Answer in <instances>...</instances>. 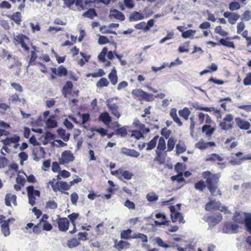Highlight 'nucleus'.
<instances>
[{"label":"nucleus","mask_w":251,"mask_h":251,"mask_svg":"<svg viewBox=\"0 0 251 251\" xmlns=\"http://www.w3.org/2000/svg\"><path fill=\"white\" fill-rule=\"evenodd\" d=\"M190 113V111L187 107H185L183 109L180 110L178 111L179 116L183 117L185 120H187L188 119Z\"/></svg>","instance_id":"obj_30"},{"label":"nucleus","mask_w":251,"mask_h":251,"mask_svg":"<svg viewBox=\"0 0 251 251\" xmlns=\"http://www.w3.org/2000/svg\"><path fill=\"white\" fill-rule=\"evenodd\" d=\"M201 129L202 132H205V134L207 136L211 135L215 131V129L212 127L211 126L209 125H205L203 126Z\"/></svg>","instance_id":"obj_27"},{"label":"nucleus","mask_w":251,"mask_h":251,"mask_svg":"<svg viewBox=\"0 0 251 251\" xmlns=\"http://www.w3.org/2000/svg\"><path fill=\"white\" fill-rule=\"evenodd\" d=\"M222 220V216L220 213H218L215 216H210L207 219V222L212 226L219 224Z\"/></svg>","instance_id":"obj_9"},{"label":"nucleus","mask_w":251,"mask_h":251,"mask_svg":"<svg viewBox=\"0 0 251 251\" xmlns=\"http://www.w3.org/2000/svg\"><path fill=\"white\" fill-rule=\"evenodd\" d=\"M154 241L159 247L165 248L169 247V246L168 244H165L160 237H156L154 239Z\"/></svg>","instance_id":"obj_51"},{"label":"nucleus","mask_w":251,"mask_h":251,"mask_svg":"<svg viewBox=\"0 0 251 251\" xmlns=\"http://www.w3.org/2000/svg\"><path fill=\"white\" fill-rule=\"evenodd\" d=\"M60 192L63 193V191H67L71 188V185L67 182L60 181Z\"/></svg>","instance_id":"obj_47"},{"label":"nucleus","mask_w":251,"mask_h":251,"mask_svg":"<svg viewBox=\"0 0 251 251\" xmlns=\"http://www.w3.org/2000/svg\"><path fill=\"white\" fill-rule=\"evenodd\" d=\"M239 226L232 222L226 223L223 228V232L227 234H234L238 232Z\"/></svg>","instance_id":"obj_5"},{"label":"nucleus","mask_w":251,"mask_h":251,"mask_svg":"<svg viewBox=\"0 0 251 251\" xmlns=\"http://www.w3.org/2000/svg\"><path fill=\"white\" fill-rule=\"evenodd\" d=\"M108 77L113 85H115L117 83L118 76L117 75V71L115 67L113 68L111 72L109 74Z\"/></svg>","instance_id":"obj_21"},{"label":"nucleus","mask_w":251,"mask_h":251,"mask_svg":"<svg viewBox=\"0 0 251 251\" xmlns=\"http://www.w3.org/2000/svg\"><path fill=\"white\" fill-rule=\"evenodd\" d=\"M127 133L126 126L118 128L115 131V134L120 135L122 137H125L127 135Z\"/></svg>","instance_id":"obj_40"},{"label":"nucleus","mask_w":251,"mask_h":251,"mask_svg":"<svg viewBox=\"0 0 251 251\" xmlns=\"http://www.w3.org/2000/svg\"><path fill=\"white\" fill-rule=\"evenodd\" d=\"M14 38L16 42H17L19 44L24 42L25 39H28L26 36L22 34L14 35Z\"/></svg>","instance_id":"obj_46"},{"label":"nucleus","mask_w":251,"mask_h":251,"mask_svg":"<svg viewBox=\"0 0 251 251\" xmlns=\"http://www.w3.org/2000/svg\"><path fill=\"white\" fill-rule=\"evenodd\" d=\"M233 220L239 224H245L247 231L251 234V214L242 211H236Z\"/></svg>","instance_id":"obj_1"},{"label":"nucleus","mask_w":251,"mask_h":251,"mask_svg":"<svg viewBox=\"0 0 251 251\" xmlns=\"http://www.w3.org/2000/svg\"><path fill=\"white\" fill-rule=\"evenodd\" d=\"M124 205L130 210H134L135 205L134 203L129 200H126L125 202Z\"/></svg>","instance_id":"obj_55"},{"label":"nucleus","mask_w":251,"mask_h":251,"mask_svg":"<svg viewBox=\"0 0 251 251\" xmlns=\"http://www.w3.org/2000/svg\"><path fill=\"white\" fill-rule=\"evenodd\" d=\"M131 233L132 230L129 228L126 230H123L121 232V238L122 239H127L130 238V234Z\"/></svg>","instance_id":"obj_42"},{"label":"nucleus","mask_w":251,"mask_h":251,"mask_svg":"<svg viewBox=\"0 0 251 251\" xmlns=\"http://www.w3.org/2000/svg\"><path fill=\"white\" fill-rule=\"evenodd\" d=\"M121 152L125 155L132 157H137L140 155V153L134 150H130L126 148L121 149Z\"/></svg>","instance_id":"obj_11"},{"label":"nucleus","mask_w":251,"mask_h":251,"mask_svg":"<svg viewBox=\"0 0 251 251\" xmlns=\"http://www.w3.org/2000/svg\"><path fill=\"white\" fill-rule=\"evenodd\" d=\"M46 207L50 209H55L57 207V204L54 201H50L46 203Z\"/></svg>","instance_id":"obj_53"},{"label":"nucleus","mask_w":251,"mask_h":251,"mask_svg":"<svg viewBox=\"0 0 251 251\" xmlns=\"http://www.w3.org/2000/svg\"><path fill=\"white\" fill-rule=\"evenodd\" d=\"M233 116L228 114L225 116L223 120L219 123V126L222 130L226 131L233 128Z\"/></svg>","instance_id":"obj_2"},{"label":"nucleus","mask_w":251,"mask_h":251,"mask_svg":"<svg viewBox=\"0 0 251 251\" xmlns=\"http://www.w3.org/2000/svg\"><path fill=\"white\" fill-rule=\"evenodd\" d=\"M166 148V141L165 139L162 137H160L156 151H164Z\"/></svg>","instance_id":"obj_35"},{"label":"nucleus","mask_w":251,"mask_h":251,"mask_svg":"<svg viewBox=\"0 0 251 251\" xmlns=\"http://www.w3.org/2000/svg\"><path fill=\"white\" fill-rule=\"evenodd\" d=\"M107 52V48L104 47L102 49L101 52L98 55V59L101 62H104L106 61L105 55Z\"/></svg>","instance_id":"obj_39"},{"label":"nucleus","mask_w":251,"mask_h":251,"mask_svg":"<svg viewBox=\"0 0 251 251\" xmlns=\"http://www.w3.org/2000/svg\"><path fill=\"white\" fill-rule=\"evenodd\" d=\"M196 147L200 149V150H204L206 148H207V146L206 145V142H204L202 141H200L199 142H198L196 144Z\"/></svg>","instance_id":"obj_61"},{"label":"nucleus","mask_w":251,"mask_h":251,"mask_svg":"<svg viewBox=\"0 0 251 251\" xmlns=\"http://www.w3.org/2000/svg\"><path fill=\"white\" fill-rule=\"evenodd\" d=\"M207 188L213 196H216L217 195L218 193L219 195H221L220 193V191L219 190L217 191V185H207Z\"/></svg>","instance_id":"obj_45"},{"label":"nucleus","mask_w":251,"mask_h":251,"mask_svg":"<svg viewBox=\"0 0 251 251\" xmlns=\"http://www.w3.org/2000/svg\"><path fill=\"white\" fill-rule=\"evenodd\" d=\"M18 156L19 158L21 159L20 163L21 164H23V162L24 161H26L28 158V155L25 152H21L19 153Z\"/></svg>","instance_id":"obj_62"},{"label":"nucleus","mask_w":251,"mask_h":251,"mask_svg":"<svg viewBox=\"0 0 251 251\" xmlns=\"http://www.w3.org/2000/svg\"><path fill=\"white\" fill-rule=\"evenodd\" d=\"M242 20L245 21H249L251 20V12L249 10H246L242 15Z\"/></svg>","instance_id":"obj_54"},{"label":"nucleus","mask_w":251,"mask_h":251,"mask_svg":"<svg viewBox=\"0 0 251 251\" xmlns=\"http://www.w3.org/2000/svg\"><path fill=\"white\" fill-rule=\"evenodd\" d=\"M176 153L179 155L185 152L186 150V147L185 145L184 142L181 140H179L178 143L176 145Z\"/></svg>","instance_id":"obj_23"},{"label":"nucleus","mask_w":251,"mask_h":251,"mask_svg":"<svg viewBox=\"0 0 251 251\" xmlns=\"http://www.w3.org/2000/svg\"><path fill=\"white\" fill-rule=\"evenodd\" d=\"M112 99H108L106 101V104L111 114L117 119H119L121 115L118 111L119 106L117 104L112 102Z\"/></svg>","instance_id":"obj_6"},{"label":"nucleus","mask_w":251,"mask_h":251,"mask_svg":"<svg viewBox=\"0 0 251 251\" xmlns=\"http://www.w3.org/2000/svg\"><path fill=\"white\" fill-rule=\"evenodd\" d=\"M144 19V17L140 13L134 11L132 12L129 17V20L130 21H137L138 20H141Z\"/></svg>","instance_id":"obj_24"},{"label":"nucleus","mask_w":251,"mask_h":251,"mask_svg":"<svg viewBox=\"0 0 251 251\" xmlns=\"http://www.w3.org/2000/svg\"><path fill=\"white\" fill-rule=\"evenodd\" d=\"M219 175L218 174L212 175L209 178H207V180H206V182L207 184V185H217L218 182L219 181Z\"/></svg>","instance_id":"obj_20"},{"label":"nucleus","mask_w":251,"mask_h":251,"mask_svg":"<svg viewBox=\"0 0 251 251\" xmlns=\"http://www.w3.org/2000/svg\"><path fill=\"white\" fill-rule=\"evenodd\" d=\"M80 244L79 239H77L76 238H74L67 241V245L69 248H73L77 247Z\"/></svg>","instance_id":"obj_31"},{"label":"nucleus","mask_w":251,"mask_h":251,"mask_svg":"<svg viewBox=\"0 0 251 251\" xmlns=\"http://www.w3.org/2000/svg\"><path fill=\"white\" fill-rule=\"evenodd\" d=\"M57 132L64 141L67 142L69 140L70 134L66 133L65 129L59 127L57 129Z\"/></svg>","instance_id":"obj_25"},{"label":"nucleus","mask_w":251,"mask_h":251,"mask_svg":"<svg viewBox=\"0 0 251 251\" xmlns=\"http://www.w3.org/2000/svg\"><path fill=\"white\" fill-rule=\"evenodd\" d=\"M159 138L158 135L155 136L153 138L148 144L146 149L147 151H150L155 148L156 145L157 140Z\"/></svg>","instance_id":"obj_32"},{"label":"nucleus","mask_w":251,"mask_h":251,"mask_svg":"<svg viewBox=\"0 0 251 251\" xmlns=\"http://www.w3.org/2000/svg\"><path fill=\"white\" fill-rule=\"evenodd\" d=\"M183 174L180 172L177 175L173 176L171 177V179L173 181H176L178 183L185 181V179L182 177Z\"/></svg>","instance_id":"obj_37"},{"label":"nucleus","mask_w":251,"mask_h":251,"mask_svg":"<svg viewBox=\"0 0 251 251\" xmlns=\"http://www.w3.org/2000/svg\"><path fill=\"white\" fill-rule=\"evenodd\" d=\"M109 39L106 36L100 35L98 39V43L99 44L103 45L109 43Z\"/></svg>","instance_id":"obj_58"},{"label":"nucleus","mask_w":251,"mask_h":251,"mask_svg":"<svg viewBox=\"0 0 251 251\" xmlns=\"http://www.w3.org/2000/svg\"><path fill=\"white\" fill-rule=\"evenodd\" d=\"M235 122L237 126L241 129L248 130L251 127V124L249 122L246 121L240 118H236Z\"/></svg>","instance_id":"obj_8"},{"label":"nucleus","mask_w":251,"mask_h":251,"mask_svg":"<svg viewBox=\"0 0 251 251\" xmlns=\"http://www.w3.org/2000/svg\"><path fill=\"white\" fill-rule=\"evenodd\" d=\"M42 229L46 231H50L52 228V225L49 222H43L42 224Z\"/></svg>","instance_id":"obj_56"},{"label":"nucleus","mask_w":251,"mask_h":251,"mask_svg":"<svg viewBox=\"0 0 251 251\" xmlns=\"http://www.w3.org/2000/svg\"><path fill=\"white\" fill-rule=\"evenodd\" d=\"M130 244L125 241L120 240L117 243V240L115 241V247L119 251H121L122 250H126L129 248Z\"/></svg>","instance_id":"obj_13"},{"label":"nucleus","mask_w":251,"mask_h":251,"mask_svg":"<svg viewBox=\"0 0 251 251\" xmlns=\"http://www.w3.org/2000/svg\"><path fill=\"white\" fill-rule=\"evenodd\" d=\"M106 27V25H102V26H100V31L103 34L112 33V34H114L115 35L117 34V33L114 31L110 30L108 29H105Z\"/></svg>","instance_id":"obj_57"},{"label":"nucleus","mask_w":251,"mask_h":251,"mask_svg":"<svg viewBox=\"0 0 251 251\" xmlns=\"http://www.w3.org/2000/svg\"><path fill=\"white\" fill-rule=\"evenodd\" d=\"M109 81L105 77L101 78L96 83V86L98 88L106 87L109 84Z\"/></svg>","instance_id":"obj_38"},{"label":"nucleus","mask_w":251,"mask_h":251,"mask_svg":"<svg viewBox=\"0 0 251 251\" xmlns=\"http://www.w3.org/2000/svg\"><path fill=\"white\" fill-rule=\"evenodd\" d=\"M26 190L27 194H30L34 197H35V196L40 197V192L39 190H35L33 186L32 185H30L27 187Z\"/></svg>","instance_id":"obj_33"},{"label":"nucleus","mask_w":251,"mask_h":251,"mask_svg":"<svg viewBox=\"0 0 251 251\" xmlns=\"http://www.w3.org/2000/svg\"><path fill=\"white\" fill-rule=\"evenodd\" d=\"M205 184L203 180H200L195 184V188L197 190H199L200 192H202L203 189L205 187Z\"/></svg>","instance_id":"obj_43"},{"label":"nucleus","mask_w":251,"mask_h":251,"mask_svg":"<svg viewBox=\"0 0 251 251\" xmlns=\"http://www.w3.org/2000/svg\"><path fill=\"white\" fill-rule=\"evenodd\" d=\"M176 142V140L173 137L169 139L167 142V151H172L174 149Z\"/></svg>","instance_id":"obj_36"},{"label":"nucleus","mask_w":251,"mask_h":251,"mask_svg":"<svg viewBox=\"0 0 251 251\" xmlns=\"http://www.w3.org/2000/svg\"><path fill=\"white\" fill-rule=\"evenodd\" d=\"M67 70L63 66H59L57 69V75L60 76H66L67 75Z\"/></svg>","instance_id":"obj_49"},{"label":"nucleus","mask_w":251,"mask_h":251,"mask_svg":"<svg viewBox=\"0 0 251 251\" xmlns=\"http://www.w3.org/2000/svg\"><path fill=\"white\" fill-rule=\"evenodd\" d=\"M196 33V30L189 29L187 31L182 32V37L184 38H193V35Z\"/></svg>","instance_id":"obj_41"},{"label":"nucleus","mask_w":251,"mask_h":251,"mask_svg":"<svg viewBox=\"0 0 251 251\" xmlns=\"http://www.w3.org/2000/svg\"><path fill=\"white\" fill-rule=\"evenodd\" d=\"M99 119L106 126L108 125L112 120V118L107 112H104L100 114Z\"/></svg>","instance_id":"obj_15"},{"label":"nucleus","mask_w":251,"mask_h":251,"mask_svg":"<svg viewBox=\"0 0 251 251\" xmlns=\"http://www.w3.org/2000/svg\"><path fill=\"white\" fill-rule=\"evenodd\" d=\"M78 216L79 214L76 213H73L68 216L74 226L73 229L69 232L70 234H73L76 231L75 220L77 219Z\"/></svg>","instance_id":"obj_18"},{"label":"nucleus","mask_w":251,"mask_h":251,"mask_svg":"<svg viewBox=\"0 0 251 251\" xmlns=\"http://www.w3.org/2000/svg\"><path fill=\"white\" fill-rule=\"evenodd\" d=\"M244 84L245 85H251V73H249L247 74L246 77L243 80Z\"/></svg>","instance_id":"obj_64"},{"label":"nucleus","mask_w":251,"mask_h":251,"mask_svg":"<svg viewBox=\"0 0 251 251\" xmlns=\"http://www.w3.org/2000/svg\"><path fill=\"white\" fill-rule=\"evenodd\" d=\"M121 175L122 176L124 177V178L125 179H128V180L131 179L132 176H134L132 173H131L128 171H126H126L121 170Z\"/></svg>","instance_id":"obj_50"},{"label":"nucleus","mask_w":251,"mask_h":251,"mask_svg":"<svg viewBox=\"0 0 251 251\" xmlns=\"http://www.w3.org/2000/svg\"><path fill=\"white\" fill-rule=\"evenodd\" d=\"M42 230V224L40 223L34 226L33 228V232L36 234H39Z\"/></svg>","instance_id":"obj_59"},{"label":"nucleus","mask_w":251,"mask_h":251,"mask_svg":"<svg viewBox=\"0 0 251 251\" xmlns=\"http://www.w3.org/2000/svg\"><path fill=\"white\" fill-rule=\"evenodd\" d=\"M215 32L222 36H226L228 35V32L223 30L221 26H217L215 29Z\"/></svg>","instance_id":"obj_52"},{"label":"nucleus","mask_w":251,"mask_h":251,"mask_svg":"<svg viewBox=\"0 0 251 251\" xmlns=\"http://www.w3.org/2000/svg\"><path fill=\"white\" fill-rule=\"evenodd\" d=\"M59 230L61 231H66L69 226L70 223L67 218H59L56 220Z\"/></svg>","instance_id":"obj_7"},{"label":"nucleus","mask_w":251,"mask_h":251,"mask_svg":"<svg viewBox=\"0 0 251 251\" xmlns=\"http://www.w3.org/2000/svg\"><path fill=\"white\" fill-rule=\"evenodd\" d=\"M7 17L13 21L17 25H21L22 20V14L20 12H16L12 15H8Z\"/></svg>","instance_id":"obj_14"},{"label":"nucleus","mask_w":251,"mask_h":251,"mask_svg":"<svg viewBox=\"0 0 251 251\" xmlns=\"http://www.w3.org/2000/svg\"><path fill=\"white\" fill-rule=\"evenodd\" d=\"M46 124L48 128L55 127L57 126V122L54 120V116H51L50 118H49L47 120Z\"/></svg>","instance_id":"obj_28"},{"label":"nucleus","mask_w":251,"mask_h":251,"mask_svg":"<svg viewBox=\"0 0 251 251\" xmlns=\"http://www.w3.org/2000/svg\"><path fill=\"white\" fill-rule=\"evenodd\" d=\"M17 197L15 195H12L11 194H7L6 195L5 197V203L7 206H11L10 201H9V199H11L13 204L15 205H17L16 202Z\"/></svg>","instance_id":"obj_19"},{"label":"nucleus","mask_w":251,"mask_h":251,"mask_svg":"<svg viewBox=\"0 0 251 251\" xmlns=\"http://www.w3.org/2000/svg\"><path fill=\"white\" fill-rule=\"evenodd\" d=\"M171 219L173 222L175 223L178 221L179 223H184L185 221L183 219V217L180 212H176L174 214H171Z\"/></svg>","instance_id":"obj_22"},{"label":"nucleus","mask_w":251,"mask_h":251,"mask_svg":"<svg viewBox=\"0 0 251 251\" xmlns=\"http://www.w3.org/2000/svg\"><path fill=\"white\" fill-rule=\"evenodd\" d=\"M132 94L139 97L140 100H145L148 101L154 100L153 95L152 94L148 93L141 89L133 90Z\"/></svg>","instance_id":"obj_3"},{"label":"nucleus","mask_w":251,"mask_h":251,"mask_svg":"<svg viewBox=\"0 0 251 251\" xmlns=\"http://www.w3.org/2000/svg\"><path fill=\"white\" fill-rule=\"evenodd\" d=\"M229 39V37H227L226 39H221L219 40V44L223 46H226L228 48H231L233 49L235 48V46L233 42L228 41L226 40Z\"/></svg>","instance_id":"obj_29"},{"label":"nucleus","mask_w":251,"mask_h":251,"mask_svg":"<svg viewBox=\"0 0 251 251\" xmlns=\"http://www.w3.org/2000/svg\"><path fill=\"white\" fill-rule=\"evenodd\" d=\"M114 17L115 19L119 20L121 21H123L125 19V17L123 13L117 9H113L110 11L109 15L110 19Z\"/></svg>","instance_id":"obj_10"},{"label":"nucleus","mask_w":251,"mask_h":251,"mask_svg":"<svg viewBox=\"0 0 251 251\" xmlns=\"http://www.w3.org/2000/svg\"><path fill=\"white\" fill-rule=\"evenodd\" d=\"M20 137L17 134H14L12 137H7V140H9L10 142L11 143H17L19 142Z\"/></svg>","instance_id":"obj_60"},{"label":"nucleus","mask_w":251,"mask_h":251,"mask_svg":"<svg viewBox=\"0 0 251 251\" xmlns=\"http://www.w3.org/2000/svg\"><path fill=\"white\" fill-rule=\"evenodd\" d=\"M171 131L167 130L166 127H164L161 129V134L164 136L166 139L168 138L170 136Z\"/></svg>","instance_id":"obj_63"},{"label":"nucleus","mask_w":251,"mask_h":251,"mask_svg":"<svg viewBox=\"0 0 251 251\" xmlns=\"http://www.w3.org/2000/svg\"><path fill=\"white\" fill-rule=\"evenodd\" d=\"M73 84L71 81H67L63 87L62 93L65 98H67V95L71 93Z\"/></svg>","instance_id":"obj_12"},{"label":"nucleus","mask_w":251,"mask_h":251,"mask_svg":"<svg viewBox=\"0 0 251 251\" xmlns=\"http://www.w3.org/2000/svg\"><path fill=\"white\" fill-rule=\"evenodd\" d=\"M221 204L219 201H211L206 204L205 209L207 211L211 209L218 210L220 209Z\"/></svg>","instance_id":"obj_16"},{"label":"nucleus","mask_w":251,"mask_h":251,"mask_svg":"<svg viewBox=\"0 0 251 251\" xmlns=\"http://www.w3.org/2000/svg\"><path fill=\"white\" fill-rule=\"evenodd\" d=\"M97 16V14L96 10L93 8H90L82 14L83 17L88 18L90 19H93L94 17Z\"/></svg>","instance_id":"obj_26"},{"label":"nucleus","mask_w":251,"mask_h":251,"mask_svg":"<svg viewBox=\"0 0 251 251\" xmlns=\"http://www.w3.org/2000/svg\"><path fill=\"white\" fill-rule=\"evenodd\" d=\"M241 8L240 3L238 2L233 1L229 4V9L230 11H233L238 10Z\"/></svg>","instance_id":"obj_44"},{"label":"nucleus","mask_w":251,"mask_h":251,"mask_svg":"<svg viewBox=\"0 0 251 251\" xmlns=\"http://www.w3.org/2000/svg\"><path fill=\"white\" fill-rule=\"evenodd\" d=\"M159 197L154 192L148 193L146 196V199L150 202H155L158 200Z\"/></svg>","instance_id":"obj_34"},{"label":"nucleus","mask_w":251,"mask_h":251,"mask_svg":"<svg viewBox=\"0 0 251 251\" xmlns=\"http://www.w3.org/2000/svg\"><path fill=\"white\" fill-rule=\"evenodd\" d=\"M75 157L70 151H65L61 154V158L59 159V163L61 165L67 164L74 160Z\"/></svg>","instance_id":"obj_4"},{"label":"nucleus","mask_w":251,"mask_h":251,"mask_svg":"<svg viewBox=\"0 0 251 251\" xmlns=\"http://www.w3.org/2000/svg\"><path fill=\"white\" fill-rule=\"evenodd\" d=\"M239 18L240 16L238 14L235 13H232V15L228 19L229 23L231 25H234Z\"/></svg>","instance_id":"obj_48"},{"label":"nucleus","mask_w":251,"mask_h":251,"mask_svg":"<svg viewBox=\"0 0 251 251\" xmlns=\"http://www.w3.org/2000/svg\"><path fill=\"white\" fill-rule=\"evenodd\" d=\"M156 153L157 156L154 158V160L158 161L160 164L164 163L167 156L166 152L163 153L160 151H156Z\"/></svg>","instance_id":"obj_17"}]
</instances>
